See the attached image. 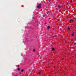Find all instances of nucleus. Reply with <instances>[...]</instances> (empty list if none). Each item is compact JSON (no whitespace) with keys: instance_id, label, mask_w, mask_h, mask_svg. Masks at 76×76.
Instances as JSON below:
<instances>
[{"instance_id":"1","label":"nucleus","mask_w":76,"mask_h":76,"mask_svg":"<svg viewBox=\"0 0 76 76\" xmlns=\"http://www.w3.org/2000/svg\"><path fill=\"white\" fill-rule=\"evenodd\" d=\"M37 7L38 9H39V8H41V4H39L37 5Z\"/></svg>"},{"instance_id":"2","label":"nucleus","mask_w":76,"mask_h":76,"mask_svg":"<svg viewBox=\"0 0 76 76\" xmlns=\"http://www.w3.org/2000/svg\"><path fill=\"white\" fill-rule=\"evenodd\" d=\"M74 20H69V22H70V23H72V22H74Z\"/></svg>"},{"instance_id":"3","label":"nucleus","mask_w":76,"mask_h":76,"mask_svg":"<svg viewBox=\"0 0 76 76\" xmlns=\"http://www.w3.org/2000/svg\"><path fill=\"white\" fill-rule=\"evenodd\" d=\"M50 26H48V27H47V29H50Z\"/></svg>"},{"instance_id":"4","label":"nucleus","mask_w":76,"mask_h":76,"mask_svg":"<svg viewBox=\"0 0 76 76\" xmlns=\"http://www.w3.org/2000/svg\"><path fill=\"white\" fill-rule=\"evenodd\" d=\"M58 6L59 9H60V8H61V7H60L59 5H58Z\"/></svg>"},{"instance_id":"5","label":"nucleus","mask_w":76,"mask_h":76,"mask_svg":"<svg viewBox=\"0 0 76 76\" xmlns=\"http://www.w3.org/2000/svg\"><path fill=\"white\" fill-rule=\"evenodd\" d=\"M52 51H54V48H52Z\"/></svg>"},{"instance_id":"6","label":"nucleus","mask_w":76,"mask_h":76,"mask_svg":"<svg viewBox=\"0 0 76 76\" xmlns=\"http://www.w3.org/2000/svg\"><path fill=\"white\" fill-rule=\"evenodd\" d=\"M74 33L73 32V34H72V36H74Z\"/></svg>"},{"instance_id":"7","label":"nucleus","mask_w":76,"mask_h":76,"mask_svg":"<svg viewBox=\"0 0 76 76\" xmlns=\"http://www.w3.org/2000/svg\"><path fill=\"white\" fill-rule=\"evenodd\" d=\"M68 30H70V28L68 27Z\"/></svg>"},{"instance_id":"8","label":"nucleus","mask_w":76,"mask_h":76,"mask_svg":"<svg viewBox=\"0 0 76 76\" xmlns=\"http://www.w3.org/2000/svg\"><path fill=\"white\" fill-rule=\"evenodd\" d=\"M35 51V49H34V50H33V51L34 52V51Z\"/></svg>"},{"instance_id":"9","label":"nucleus","mask_w":76,"mask_h":76,"mask_svg":"<svg viewBox=\"0 0 76 76\" xmlns=\"http://www.w3.org/2000/svg\"><path fill=\"white\" fill-rule=\"evenodd\" d=\"M18 70H20V68H18Z\"/></svg>"},{"instance_id":"10","label":"nucleus","mask_w":76,"mask_h":76,"mask_svg":"<svg viewBox=\"0 0 76 76\" xmlns=\"http://www.w3.org/2000/svg\"><path fill=\"white\" fill-rule=\"evenodd\" d=\"M38 73L39 74V75H40V74H41V73L40 72H39Z\"/></svg>"},{"instance_id":"11","label":"nucleus","mask_w":76,"mask_h":76,"mask_svg":"<svg viewBox=\"0 0 76 76\" xmlns=\"http://www.w3.org/2000/svg\"><path fill=\"white\" fill-rule=\"evenodd\" d=\"M70 2H71V3H72V2H73V1L72 0H71L70 1Z\"/></svg>"},{"instance_id":"12","label":"nucleus","mask_w":76,"mask_h":76,"mask_svg":"<svg viewBox=\"0 0 76 76\" xmlns=\"http://www.w3.org/2000/svg\"><path fill=\"white\" fill-rule=\"evenodd\" d=\"M23 69L21 70V72H23Z\"/></svg>"},{"instance_id":"13","label":"nucleus","mask_w":76,"mask_h":76,"mask_svg":"<svg viewBox=\"0 0 76 76\" xmlns=\"http://www.w3.org/2000/svg\"><path fill=\"white\" fill-rule=\"evenodd\" d=\"M20 74H21V73H20Z\"/></svg>"},{"instance_id":"14","label":"nucleus","mask_w":76,"mask_h":76,"mask_svg":"<svg viewBox=\"0 0 76 76\" xmlns=\"http://www.w3.org/2000/svg\"><path fill=\"white\" fill-rule=\"evenodd\" d=\"M45 24H46V23H45Z\"/></svg>"}]
</instances>
